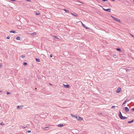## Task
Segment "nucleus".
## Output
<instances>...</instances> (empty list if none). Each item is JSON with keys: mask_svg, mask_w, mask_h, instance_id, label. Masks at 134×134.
<instances>
[{"mask_svg": "<svg viewBox=\"0 0 134 134\" xmlns=\"http://www.w3.org/2000/svg\"><path fill=\"white\" fill-rule=\"evenodd\" d=\"M7 39H9L10 38V37L9 36H8L7 37Z\"/></svg>", "mask_w": 134, "mask_h": 134, "instance_id": "473e14b6", "label": "nucleus"}, {"mask_svg": "<svg viewBox=\"0 0 134 134\" xmlns=\"http://www.w3.org/2000/svg\"><path fill=\"white\" fill-rule=\"evenodd\" d=\"M2 66V65L1 64H0V67Z\"/></svg>", "mask_w": 134, "mask_h": 134, "instance_id": "79ce46f5", "label": "nucleus"}, {"mask_svg": "<svg viewBox=\"0 0 134 134\" xmlns=\"http://www.w3.org/2000/svg\"><path fill=\"white\" fill-rule=\"evenodd\" d=\"M35 89H36V88H35Z\"/></svg>", "mask_w": 134, "mask_h": 134, "instance_id": "09e8293b", "label": "nucleus"}, {"mask_svg": "<svg viewBox=\"0 0 134 134\" xmlns=\"http://www.w3.org/2000/svg\"><path fill=\"white\" fill-rule=\"evenodd\" d=\"M116 56V55H113V56L114 57H115Z\"/></svg>", "mask_w": 134, "mask_h": 134, "instance_id": "ea45409f", "label": "nucleus"}, {"mask_svg": "<svg viewBox=\"0 0 134 134\" xmlns=\"http://www.w3.org/2000/svg\"><path fill=\"white\" fill-rule=\"evenodd\" d=\"M63 10H64L65 12H66L67 13H69V11L68 10H67L65 9H64Z\"/></svg>", "mask_w": 134, "mask_h": 134, "instance_id": "4468645a", "label": "nucleus"}, {"mask_svg": "<svg viewBox=\"0 0 134 134\" xmlns=\"http://www.w3.org/2000/svg\"><path fill=\"white\" fill-rule=\"evenodd\" d=\"M16 40H19L20 39V37L19 36L17 37H16Z\"/></svg>", "mask_w": 134, "mask_h": 134, "instance_id": "f3484780", "label": "nucleus"}, {"mask_svg": "<svg viewBox=\"0 0 134 134\" xmlns=\"http://www.w3.org/2000/svg\"><path fill=\"white\" fill-rule=\"evenodd\" d=\"M10 94V92H7V94Z\"/></svg>", "mask_w": 134, "mask_h": 134, "instance_id": "cd10ccee", "label": "nucleus"}, {"mask_svg": "<svg viewBox=\"0 0 134 134\" xmlns=\"http://www.w3.org/2000/svg\"><path fill=\"white\" fill-rule=\"evenodd\" d=\"M50 84V85H51V83H50V84Z\"/></svg>", "mask_w": 134, "mask_h": 134, "instance_id": "49530a36", "label": "nucleus"}, {"mask_svg": "<svg viewBox=\"0 0 134 134\" xmlns=\"http://www.w3.org/2000/svg\"><path fill=\"white\" fill-rule=\"evenodd\" d=\"M63 126V124L58 125L57 126L58 127H62Z\"/></svg>", "mask_w": 134, "mask_h": 134, "instance_id": "9d476101", "label": "nucleus"}, {"mask_svg": "<svg viewBox=\"0 0 134 134\" xmlns=\"http://www.w3.org/2000/svg\"><path fill=\"white\" fill-rule=\"evenodd\" d=\"M45 128H46V129H48V127H45Z\"/></svg>", "mask_w": 134, "mask_h": 134, "instance_id": "a19ab883", "label": "nucleus"}, {"mask_svg": "<svg viewBox=\"0 0 134 134\" xmlns=\"http://www.w3.org/2000/svg\"><path fill=\"white\" fill-rule=\"evenodd\" d=\"M118 22L121 24L122 23V21L120 19H118Z\"/></svg>", "mask_w": 134, "mask_h": 134, "instance_id": "f8f14e48", "label": "nucleus"}, {"mask_svg": "<svg viewBox=\"0 0 134 134\" xmlns=\"http://www.w3.org/2000/svg\"><path fill=\"white\" fill-rule=\"evenodd\" d=\"M128 101H127V100H125V101L123 103V105H124V104H125Z\"/></svg>", "mask_w": 134, "mask_h": 134, "instance_id": "dca6fc26", "label": "nucleus"}, {"mask_svg": "<svg viewBox=\"0 0 134 134\" xmlns=\"http://www.w3.org/2000/svg\"><path fill=\"white\" fill-rule=\"evenodd\" d=\"M134 121V120H132L131 121H129L128 122V123H132V122H133V121Z\"/></svg>", "mask_w": 134, "mask_h": 134, "instance_id": "a211bd4d", "label": "nucleus"}, {"mask_svg": "<svg viewBox=\"0 0 134 134\" xmlns=\"http://www.w3.org/2000/svg\"><path fill=\"white\" fill-rule=\"evenodd\" d=\"M50 57H52V55L51 54L50 55Z\"/></svg>", "mask_w": 134, "mask_h": 134, "instance_id": "72a5a7b5", "label": "nucleus"}, {"mask_svg": "<svg viewBox=\"0 0 134 134\" xmlns=\"http://www.w3.org/2000/svg\"><path fill=\"white\" fill-rule=\"evenodd\" d=\"M1 92H2V91H0V93H1Z\"/></svg>", "mask_w": 134, "mask_h": 134, "instance_id": "c03bdc74", "label": "nucleus"}, {"mask_svg": "<svg viewBox=\"0 0 134 134\" xmlns=\"http://www.w3.org/2000/svg\"><path fill=\"white\" fill-rule=\"evenodd\" d=\"M24 106L23 105H19L17 107V109L18 110H21Z\"/></svg>", "mask_w": 134, "mask_h": 134, "instance_id": "7ed1b4c3", "label": "nucleus"}, {"mask_svg": "<svg viewBox=\"0 0 134 134\" xmlns=\"http://www.w3.org/2000/svg\"><path fill=\"white\" fill-rule=\"evenodd\" d=\"M82 120V119L81 117L79 116L78 120V121H81Z\"/></svg>", "mask_w": 134, "mask_h": 134, "instance_id": "6e6552de", "label": "nucleus"}, {"mask_svg": "<svg viewBox=\"0 0 134 134\" xmlns=\"http://www.w3.org/2000/svg\"><path fill=\"white\" fill-rule=\"evenodd\" d=\"M116 93H117V90L116 91Z\"/></svg>", "mask_w": 134, "mask_h": 134, "instance_id": "37998d69", "label": "nucleus"}, {"mask_svg": "<svg viewBox=\"0 0 134 134\" xmlns=\"http://www.w3.org/2000/svg\"><path fill=\"white\" fill-rule=\"evenodd\" d=\"M70 115L71 116L74 117H75V118H76V116L77 115H73L72 114H70Z\"/></svg>", "mask_w": 134, "mask_h": 134, "instance_id": "2eb2a0df", "label": "nucleus"}, {"mask_svg": "<svg viewBox=\"0 0 134 134\" xmlns=\"http://www.w3.org/2000/svg\"><path fill=\"white\" fill-rule=\"evenodd\" d=\"M131 110H133L134 111V108H132L131 109Z\"/></svg>", "mask_w": 134, "mask_h": 134, "instance_id": "4c0bfd02", "label": "nucleus"}, {"mask_svg": "<svg viewBox=\"0 0 134 134\" xmlns=\"http://www.w3.org/2000/svg\"><path fill=\"white\" fill-rule=\"evenodd\" d=\"M25 55H22L21 56V57L22 58H25Z\"/></svg>", "mask_w": 134, "mask_h": 134, "instance_id": "aec40b11", "label": "nucleus"}, {"mask_svg": "<svg viewBox=\"0 0 134 134\" xmlns=\"http://www.w3.org/2000/svg\"><path fill=\"white\" fill-rule=\"evenodd\" d=\"M102 0L103 1H104V2L107 1V0Z\"/></svg>", "mask_w": 134, "mask_h": 134, "instance_id": "c9c22d12", "label": "nucleus"}, {"mask_svg": "<svg viewBox=\"0 0 134 134\" xmlns=\"http://www.w3.org/2000/svg\"><path fill=\"white\" fill-rule=\"evenodd\" d=\"M79 117V116H78V115H77L76 116V119H77V120H78V117Z\"/></svg>", "mask_w": 134, "mask_h": 134, "instance_id": "393cba45", "label": "nucleus"}, {"mask_svg": "<svg viewBox=\"0 0 134 134\" xmlns=\"http://www.w3.org/2000/svg\"><path fill=\"white\" fill-rule=\"evenodd\" d=\"M85 27V28H86V29H89V28L88 27Z\"/></svg>", "mask_w": 134, "mask_h": 134, "instance_id": "f704fd0d", "label": "nucleus"}, {"mask_svg": "<svg viewBox=\"0 0 134 134\" xmlns=\"http://www.w3.org/2000/svg\"><path fill=\"white\" fill-rule=\"evenodd\" d=\"M115 107L114 106H112L111 107V108L112 109V108H115Z\"/></svg>", "mask_w": 134, "mask_h": 134, "instance_id": "7c9ffc66", "label": "nucleus"}, {"mask_svg": "<svg viewBox=\"0 0 134 134\" xmlns=\"http://www.w3.org/2000/svg\"><path fill=\"white\" fill-rule=\"evenodd\" d=\"M27 64V63L26 62H24L23 63V65H26Z\"/></svg>", "mask_w": 134, "mask_h": 134, "instance_id": "b1692460", "label": "nucleus"}, {"mask_svg": "<svg viewBox=\"0 0 134 134\" xmlns=\"http://www.w3.org/2000/svg\"><path fill=\"white\" fill-rule=\"evenodd\" d=\"M36 60L37 62H40V60L38 58H36Z\"/></svg>", "mask_w": 134, "mask_h": 134, "instance_id": "ddd939ff", "label": "nucleus"}, {"mask_svg": "<svg viewBox=\"0 0 134 134\" xmlns=\"http://www.w3.org/2000/svg\"><path fill=\"white\" fill-rule=\"evenodd\" d=\"M54 37L55 38L58 39V38L57 36H54Z\"/></svg>", "mask_w": 134, "mask_h": 134, "instance_id": "bb28decb", "label": "nucleus"}, {"mask_svg": "<svg viewBox=\"0 0 134 134\" xmlns=\"http://www.w3.org/2000/svg\"><path fill=\"white\" fill-rule=\"evenodd\" d=\"M80 22L81 23L82 26L84 27H85V25L83 24L82 23L81 21Z\"/></svg>", "mask_w": 134, "mask_h": 134, "instance_id": "6ab92c4d", "label": "nucleus"}, {"mask_svg": "<svg viewBox=\"0 0 134 134\" xmlns=\"http://www.w3.org/2000/svg\"><path fill=\"white\" fill-rule=\"evenodd\" d=\"M10 32H11V33H16L15 32V31H10Z\"/></svg>", "mask_w": 134, "mask_h": 134, "instance_id": "4be33fe9", "label": "nucleus"}, {"mask_svg": "<svg viewBox=\"0 0 134 134\" xmlns=\"http://www.w3.org/2000/svg\"><path fill=\"white\" fill-rule=\"evenodd\" d=\"M36 34V33H35V32H34V33H31V34L32 35H35Z\"/></svg>", "mask_w": 134, "mask_h": 134, "instance_id": "5701e85b", "label": "nucleus"}, {"mask_svg": "<svg viewBox=\"0 0 134 134\" xmlns=\"http://www.w3.org/2000/svg\"><path fill=\"white\" fill-rule=\"evenodd\" d=\"M116 50H117V48H116Z\"/></svg>", "mask_w": 134, "mask_h": 134, "instance_id": "a18cd8bd", "label": "nucleus"}, {"mask_svg": "<svg viewBox=\"0 0 134 134\" xmlns=\"http://www.w3.org/2000/svg\"><path fill=\"white\" fill-rule=\"evenodd\" d=\"M125 110L126 112H127L129 111V109L127 107H126L125 108Z\"/></svg>", "mask_w": 134, "mask_h": 134, "instance_id": "39448f33", "label": "nucleus"}, {"mask_svg": "<svg viewBox=\"0 0 134 134\" xmlns=\"http://www.w3.org/2000/svg\"><path fill=\"white\" fill-rule=\"evenodd\" d=\"M4 124L3 123V122H2L0 124V125H4Z\"/></svg>", "mask_w": 134, "mask_h": 134, "instance_id": "412c9836", "label": "nucleus"}, {"mask_svg": "<svg viewBox=\"0 0 134 134\" xmlns=\"http://www.w3.org/2000/svg\"><path fill=\"white\" fill-rule=\"evenodd\" d=\"M40 14V13L39 12L36 13V15H39Z\"/></svg>", "mask_w": 134, "mask_h": 134, "instance_id": "a878e982", "label": "nucleus"}, {"mask_svg": "<svg viewBox=\"0 0 134 134\" xmlns=\"http://www.w3.org/2000/svg\"><path fill=\"white\" fill-rule=\"evenodd\" d=\"M118 51L121 52L122 53H123L124 51L123 50H121L120 48H118Z\"/></svg>", "mask_w": 134, "mask_h": 134, "instance_id": "0eeeda50", "label": "nucleus"}, {"mask_svg": "<svg viewBox=\"0 0 134 134\" xmlns=\"http://www.w3.org/2000/svg\"><path fill=\"white\" fill-rule=\"evenodd\" d=\"M71 14L73 15H74L75 16H76V17L78 16V15L77 14H76L75 13H71Z\"/></svg>", "mask_w": 134, "mask_h": 134, "instance_id": "9b49d317", "label": "nucleus"}, {"mask_svg": "<svg viewBox=\"0 0 134 134\" xmlns=\"http://www.w3.org/2000/svg\"><path fill=\"white\" fill-rule=\"evenodd\" d=\"M64 87L66 88H69L70 87V86L69 85H65L64 84H63Z\"/></svg>", "mask_w": 134, "mask_h": 134, "instance_id": "423d86ee", "label": "nucleus"}, {"mask_svg": "<svg viewBox=\"0 0 134 134\" xmlns=\"http://www.w3.org/2000/svg\"><path fill=\"white\" fill-rule=\"evenodd\" d=\"M119 116L120 119L121 120H125L126 119H127V118L123 116H122V114H121V112H120V113L119 114Z\"/></svg>", "mask_w": 134, "mask_h": 134, "instance_id": "f257e3e1", "label": "nucleus"}, {"mask_svg": "<svg viewBox=\"0 0 134 134\" xmlns=\"http://www.w3.org/2000/svg\"><path fill=\"white\" fill-rule=\"evenodd\" d=\"M133 2H134V0H133Z\"/></svg>", "mask_w": 134, "mask_h": 134, "instance_id": "de8ad7c7", "label": "nucleus"}, {"mask_svg": "<svg viewBox=\"0 0 134 134\" xmlns=\"http://www.w3.org/2000/svg\"><path fill=\"white\" fill-rule=\"evenodd\" d=\"M27 127V126H26V127H24V126H22V128H23V129H24L26 127Z\"/></svg>", "mask_w": 134, "mask_h": 134, "instance_id": "2f4dec72", "label": "nucleus"}, {"mask_svg": "<svg viewBox=\"0 0 134 134\" xmlns=\"http://www.w3.org/2000/svg\"><path fill=\"white\" fill-rule=\"evenodd\" d=\"M122 90H121V88H120V87H119L118 88V93H120L121 94L119 95V94H118V95H119V96H121L122 94Z\"/></svg>", "mask_w": 134, "mask_h": 134, "instance_id": "f03ea898", "label": "nucleus"}, {"mask_svg": "<svg viewBox=\"0 0 134 134\" xmlns=\"http://www.w3.org/2000/svg\"><path fill=\"white\" fill-rule=\"evenodd\" d=\"M130 35H131V36L132 37H134V35H133L132 34H130Z\"/></svg>", "mask_w": 134, "mask_h": 134, "instance_id": "c756f323", "label": "nucleus"}, {"mask_svg": "<svg viewBox=\"0 0 134 134\" xmlns=\"http://www.w3.org/2000/svg\"><path fill=\"white\" fill-rule=\"evenodd\" d=\"M126 70L127 71H128L129 70V69H126Z\"/></svg>", "mask_w": 134, "mask_h": 134, "instance_id": "58836bf2", "label": "nucleus"}, {"mask_svg": "<svg viewBox=\"0 0 134 134\" xmlns=\"http://www.w3.org/2000/svg\"><path fill=\"white\" fill-rule=\"evenodd\" d=\"M31 131H30V130H28V131H27V132H28V133H30L31 132Z\"/></svg>", "mask_w": 134, "mask_h": 134, "instance_id": "c85d7f7f", "label": "nucleus"}, {"mask_svg": "<svg viewBox=\"0 0 134 134\" xmlns=\"http://www.w3.org/2000/svg\"><path fill=\"white\" fill-rule=\"evenodd\" d=\"M111 17L113 18V19L114 20L116 21H117V19L115 17H114L112 16H111Z\"/></svg>", "mask_w": 134, "mask_h": 134, "instance_id": "1a4fd4ad", "label": "nucleus"}, {"mask_svg": "<svg viewBox=\"0 0 134 134\" xmlns=\"http://www.w3.org/2000/svg\"><path fill=\"white\" fill-rule=\"evenodd\" d=\"M103 9L104 10L106 11H107L108 12H111L110 11V9H109H109H105L104 8H103Z\"/></svg>", "mask_w": 134, "mask_h": 134, "instance_id": "20e7f679", "label": "nucleus"}, {"mask_svg": "<svg viewBox=\"0 0 134 134\" xmlns=\"http://www.w3.org/2000/svg\"><path fill=\"white\" fill-rule=\"evenodd\" d=\"M26 1H29L30 2L31 1L30 0H26Z\"/></svg>", "mask_w": 134, "mask_h": 134, "instance_id": "e433bc0d", "label": "nucleus"}]
</instances>
